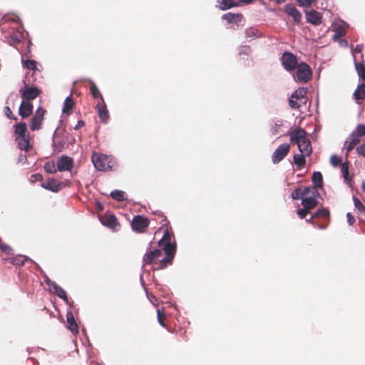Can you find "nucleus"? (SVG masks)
Segmentation results:
<instances>
[{"label": "nucleus", "mask_w": 365, "mask_h": 365, "mask_svg": "<svg viewBox=\"0 0 365 365\" xmlns=\"http://www.w3.org/2000/svg\"><path fill=\"white\" fill-rule=\"evenodd\" d=\"M164 251L162 248H158L155 250H150L147 251L143 258L144 265L153 264V269H165L173 263V259H171L169 262H165L167 257V253H164L165 256L163 257Z\"/></svg>", "instance_id": "obj_1"}, {"label": "nucleus", "mask_w": 365, "mask_h": 365, "mask_svg": "<svg viewBox=\"0 0 365 365\" xmlns=\"http://www.w3.org/2000/svg\"><path fill=\"white\" fill-rule=\"evenodd\" d=\"M290 142L297 144L299 150L304 155L309 156L312 153V147L306 131L302 128H297L289 132Z\"/></svg>", "instance_id": "obj_2"}, {"label": "nucleus", "mask_w": 365, "mask_h": 365, "mask_svg": "<svg viewBox=\"0 0 365 365\" xmlns=\"http://www.w3.org/2000/svg\"><path fill=\"white\" fill-rule=\"evenodd\" d=\"M91 160L96 169L100 171H111L117 167L115 158L105 154L93 152Z\"/></svg>", "instance_id": "obj_3"}, {"label": "nucleus", "mask_w": 365, "mask_h": 365, "mask_svg": "<svg viewBox=\"0 0 365 365\" xmlns=\"http://www.w3.org/2000/svg\"><path fill=\"white\" fill-rule=\"evenodd\" d=\"M172 232L166 229L162 239L158 242V247L162 248L164 253H167V257L165 261L168 262L174 258L176 252V246L172 242Z\"/></svg>", "instance_id": "obj_4"}, {"label": "nucleus", "mask_w": 365, "mask_h": 365, "mask_svg": "<svg viewBox=\"0 0 365 365\" xmlns=\"http://www.w3.org/2000/svg\"><path fill=\"white\" fill-rule=\"evenodd\" d=\"M295 69L297 71L294 73V78L296 81L307 83L311 79L312 71L307 63L301 62L297 66Z\"/></svg>", "instance_id": "obj_5"}, {"label": "nucleus", "mask_w": 365, "mask_h": 365, "mask_svg": "<svg viewBox=\"0 0 365 365\" xmlns=\"http://www.w3.org/2000/svg\"><path fill=\"white\" fill-rule=\"evenodd\" d=\"M149 225V219L143 215L135 216L131 222L132 229L138 233H144Z\"/></svg>", "instance_id": "obj_6"}, {"label": "nucleus", "mask_w": 365, "mask_h": 365, "mask_svg": "<svg viewBox=\"0 0 365 365\" xmlns=\"http://www.w3.org/2000/svg\"><path fill=\"white\" fill-rule=\"evenodd\" d=\"M281 60L284 69L289 72L294 71L298 65L296 56L291 52H284Z\"/></svg>", "instance_id": "obj_7"}, {"label": "nucleus", "mask_w": 365, "mask_h": 365, "mask_svg": "<svg viewBox=\"0 0 365 365\" xmlns=\"http://www.w3.org/2000/svg\"><path fill=\"white\" fill-rule=\"evenodd\" d=\"M46 110L42 107H39L35 112L30 123V129L33 131L38 130L41 128V123Z\"/></svg>", "instance_id": "obj_8"}, {"label": "nucleus", "mask_w": 365, "mask_h": 365, "mask_svg": "<svg viewBox=\"0 0 365 365\" xmlns=\"http://www.w3.org/2000/svg\"><path fill=\"white\" fill-rule=\"evenodd\" d=\"M290 150V145L287 143L281 144L273 153L272 161L274 164L282 161Z\"/></svg>", "instance_id": "obj_9"}, {"label": "nucleus", "mask_w": 365, "mask_h": 365, "mask_svg": "<svg viewBox=\"0 0 365 365\" xmlns=\"http://www.w3.org/2000/svg\"><path fill=\"white\" fill-rule=\"evenodd\" d=\"M21 94L23 101L30 102L35 99L40 93V90L35 86H29L26 85L24 88H21L19 91Z\"/></svg>", "instance_id": "obj_10"}, {"label": "nucleus", "mask_w": 365, "mask_h": 365, "mask_svg": "<svg viewBox=\"0 0 365 365\" xmlns=\"http://www.w3.org/2000/svg\"><path fill=\"white\" fill-rule=\"evenodd\" d=\"M74 166V161L72 158L67 155H62L58 158L56 163L58 170L60 172H71Z\"/></svg>", "instance_id": "obj_11"}, {"label": "nucleus", "mask_w": 365, "mask_h": 365, "mask_svg": "<svg viewBox=\"0 0 365 365\" xmlns=\"http://www.w3.org/2000/svg\"><path fill=\"white\" fill-rule=\"evenodd\" d=\"M348 29L349 26L344 21L335 23L333 25V31L335 33L333 36V40L334 41H339L341 38L346 34Z\"/></svg>", "instance_id": "obj_12"}, {"label": "nucleus", "mask_w": 365, "mask_h": 365, "mask_svg": "<svg viewBox=\"0 0 365 365\" xmlns=\"http://www.w3.org/2000/svg\"><path fill=\"white\" fill-rule=\"evenodd\" d=\"M314 217L317 218H323L324 222L321 225H317V228L320 230L326 229L330 222V212L327 208H321L314 213Z\"/></svg>", "instance_id": "obj_13"}, {"label": "nucleus", "mask_w": 365, "mask_h": 365, "mask_svg": "<svg viewBox=\"0 0 365 365\" xmlns=\"http://www.w3.org/2000/svg\"><path fill=\"white\" fill-rule=\"evenodd\" d=\"M284 12L293 18L295 24H299L302 19V14L292 4H287L284 7Z\"/></svg>", "instance_id": "obj_14"}, {"label": "nucleus", "mask_w": 365, "mask_h": 365, "mask_svg": "<svg viewBox=\"0 0 365 365\" xmlns=\"http://www.w3.org/2000/svg\"><path fill=\"white\" fill-rule=\"evenodd\" d=\"M96 109L101 120L103 123L107 122L109 118V112L103 97H101V102L96 106Z\"/></svg>", "instance_id": "obj_15"}, {"label": "nucleus", "mask_w": 365, "mask_h": 365, "mask_svg": "<svg viewBox=\"0 0 365 365\" xmlns=\"http://www.w3.org/2000/svg\"><path fill=\"white\" fill-rule=\"evenodd\" d=\"M102 224L108 227L113 230H118L120 227V224L118 222V219L113 214L105 215L101 218Z\"/></svg>", "instance_id": "obj_16"}, {"label": "nucleus", "mask_w": 365, "mask_h": 365, "mask_svg": "<svg viewBox=\"0 0 365 365\" xmlns=\"http://www.w3.org/2000/svg\"><path fill=\"white\" fill-rule=\"evenodd\" d=\"M41 186L42 187L54 192H58L62 188L61 183L53 178H49L46 181L42 182Z\"/></svg>", "instance_id": "obj_17"}, {"label": "nucleus", "mask_w": 365, "mask_h": 365, "mask_svg": "<svg viewBox=\"0 0 365 365\" xmlns=\"http://www.w3.org/2000/svg\"><path fill=\"white\" fill-rule=\"evenodd\" d=\"M24 38V32L21 30L14 31L9 36L7 37V42L13 46H16Z\"/></svg>", "instance_id": "obj_18"}, {"label": "nucleus", "mask_w": 365, "mask_h": 365, "mask_svg": "<svg viewBox=\"0 0 365 365\" xmlns=\"http://www.w3.org/2000/svg\"><path fill=\"white\" fill-rule=\"evenodd\" d=\"M33 108V104L31 102L22 101L19 108V114L23 118H26L32 113Z\"/></svg>", "instance_id": "obj_19"}, {"label": "nucleus", "mask_w": 365, "mask_h": 365, "mask_svg": "<svg viewBox=\"0 0 365 365\" xmlns=\"http://www.w3.org/2000/svg\"><path fill=\"white\" fill-rule=\"evenodd\" d=\"M314 196L302 198V205L304 208L309 212L318 205V200L316 198L317 193L313 192Z\"/></svg>", "instance_id": "obj_20"}, {"label": "nucleus", "mask_w": 365, "mask_h": 365, "mask_svg": "<svg viewBox=\"0 0 365 365\" xmlns=\"http://www.w3.org/2000/svg\"><path fill=\"white\" fill-rule=\"evenodd\" d=\"M305 14L307 22L314 25H319L322 23V15L319 12L311 10L310 11H307Z\"/></svg>", "instance_id": "obj_21"}, {"label": "nucleus", "mask_w": 365, "mask_h": 365, "mask_svg": "<svg viewBox=\"0 0 365 365\" xmlns=\"http://www.w3.org/2000/svg\"><path fill=\"white\" fill-rule=\"evenodd\" d=\"M16 141L18 143L19 148L25 151H29L31 149V144L29 140V135L16 136Z\"/></svg>", "instance_id": "obj_22"}, {"label": "nucleus", "mask_w": 365, "mask_h": 365, "mask_svg": "<svg viewBox=\"0 0 365 365\" xmlns=\"http://www.w3.org/2000/svg\"><path fill=\"white\" fill-rule=\"evenodd\" d=\"M314 188L317 190L323 187V177L320 172H314L312 176ZM317 195H319L317 190H315Z\"/></svg>", "instance_id": "obj_23"}, {"label": "nucleus", "mask_w": 365, "mask_h": 365, "mask_svg": "<svg viewBox=\"0 0 365 365\" xmlns=\"http://www.w3.org/2000/svg\"><path fill=\"white\" fill-rule=\"evenodd\" d=\"M222 19L227 21V23L231 24H237L240 22L243 18L242 14H233L231 12L227 13L222 16Z\"/></svg>", "instance_id": "obj_24"}, {"label": "nucleus", "mask_w": 365, "mask_h": 365, "mask_svg": "<svg viewBox=\"0 0 365 365\" xmlns=\"http://www.w3.org/2000/svg\"><path fill=\"white\" fill-rule=\"evenodd\" d=\"M217 1L220 9L223 11L239 6L235 0H217Z\"/></svg>", "instance_id": "obj_25"}, {"label": "nucleus", "mask_w": 365, "mask_h": 365, "mask_svg": "<svg viewBox=\"0 0 365 365\" xmlns=\"http://www.w3.org/2000/svg\"><path fill=\"white\" fill-rule=\"evenodd\" d=\"M75 103L71 96H68L63 103L62 111L63 113L70 114L74 107Z\"/></svg>", "instance_id": "obj_26"}, {"label": "nucleus", "mask_w": 365, "mask_h": 365, "mask_svg": "<svg viewBox=\"0 0 365 365\" xmlns=\"http://www.w3.org/2000/svg\"><path fill=\"white\" fill-rule=\"evenodd\" d=\"M7 260L13 265L21 267L24 264L25 262L27 260V257L24 255H16L15 257L8 258Z\"/></svg>", "instance_id": "obj_27"}, {"label": "nucleus", "mask_w": 365, "mask_h": 365, "mask_svg": "<svg viewBox=\"0 0 365 365\" xmlns=\"http://www.w3.org/2000/svg\"><path fill=\"white\" fill-rule=\"evenodd\" d=\"M307 93V88H299L297 89L292 96V98H296L297 100H299V101L301 103H305Z\"/></svg>", "instance_id": "obj_28"}, {"label": "nucleus", "mask_w": 365, "mask_h": 365, "mask_svg": "<svg viewBox=\"0 0 365 365\" xmlns=\"http://www.w3.org/2000/svg\"><path fill=\"white\" fill-rule=\"evenodd\" d=\"M354 97L356 101L365 99V83H361L358 86L354 92Z\"/></svg>", "instance_id": "obj_29"}, {"label": "nucleus", "mask_w": 365, "mask_h": 365, "mask_svg": "<svg viewBox=\"0 0 365 365\" xmlns=\"http://www.w3.org/2000/svg\"><path fill=\"white\" fill-rule=\"evenodd\" d=\"M52 287H53V292L58 297L63 299L65 302H68V299L67 297V294H66V291L62 287L58 286L56 283H54L52 285Z\"/></svg>", "instance_id": "obj_30"}, {"label": "nucleus", "mask_w": 365, "mask_h": 365, "mask_svg": "<svg viewBox=\"0 0 365 365\" xmlns=\"http://www.w3.org/2000/svg\"><path fill=\"white\" fill-rule=\"evenodd\" d=\"M307 155H304L302 153L300 154H295L293 156V160L294 164L299 168H303L306 164V159L305 157Z\"/></svg>", "instance_id": "obj_31"}, {"label": "nucleus", "mask_w": 365, "mask_h": 365, "mask_svg": "<svg viewBox=\"0 0 365 365\" xmlns=\"http://www.w3.org/2000/svg\"><path fill=\"white\" fill-rule=\"evenodd\" d=\"M14 133L17 136L26 135V124L25 123H19L14 125Z\"/></svg>", "instance_id": "obj_32"}, {"label": "nucleus", "mask_w": 365, "mask_h": 365, "mask_svg": "<svg viewBox=\"0 0 365 365\" xmlns=\"http://www.w3.org/2000/svg\"><path fill=\"white\" fill-rule=\"evenodd\" d=\"M351 140L349 142V144L346 147L347 153L351 151L354 147L359 143V137L355 135V133L353 132L351 135Z\"/></svg>", "instance_id": "obj_33"}, {"label": "nucleus", "mask_w": 365, "mask_h": 365, "mask_svg": "<svg viewBox=\"0 0 365 365\" xmlns=\"http://www.w3.org/2000/svg\"><path fill=\"white\" fill-rule=\"evenodd\" d=\"M245 36L248 38H256L260 36L259 31L255 27H250L245 30Z\"/></svg>", "instance_id": "obj_34"}, {"label": "nucleus", "mask_w": 365, "mask_h": 365, "mask_svg": "<svg viewBox=\"0 0 365 365\" xmlns=\"http://www.w3.org/2000/svg\"><path fill=\"white\" fill-rule=\"evenodd\" d=\"M355 68L359 76L363 80L365 81V65L364 63L356 62L354 63Z\"/></svg>", "instance_id": "obj_35"}, {"label": "nucleus", "mask_w": 365, "mask_h": 365, "mask_svg": "<svg viewBox=\"0 0 365 365\" xmlns=\"http://www.w3.org/2000/svg\"><path fill=\"white\" fill-rule=\"evenodd\" d=\"M43 169L45 172L51 174L56 173L57 171H58L54 161H49L46 163L44 164Z\"/></svg>", "instance_id": "obj_36"}, {"label": "nucleus", "mask_w": 365, "mask_h": 365, "mask_svg": "<svg viewBox=\"0 0 365 365\" xmlns=\"http://www.w3.org/2000/svg\"><path fill=\"white\" fill-rule=\"evenodd\" d=\"M67 324H68V329L72 332V333H78V325L75 321V319L73 317H68L66 319Z\"/></svg>", "instance_id": "obj_37"}, {"label": "nucleus", "mask_w": 365, "mask_h": 365, "mask_svg": "<svg viewBox=\"0 0 365 365\" xmlns=\"http://www.w3.org/2000/svg\"><path fill=\"white\" fill-rule=\"evenodd\" d=\"M90 91L92 95V96L94 98H101L103 97L101 94L97 86L95 84V83L92 81H90Z\"/></svg>", "instance_id": "obj_38"}, {"label": "nucleus", "mask_w": 365, "mask_h": 365, "mask_svg": "<svg viewBox=\"0 0 365 365\" xmlns=\"http://www.w3.org/2000/svg\"><path fill=\"white\" fill-rule=\"evenodd\" d=\"M124 195V192L118 190L112 191L110 193L111 197L118 202H122L125 200Z\"/></svg>", "instance_id": "obj_39"}, {"label": "nucleus", "mask_w": 365, "mask_h": 365, "mask_svg": "<svg viewBox=\"0 0 365 365\" xmlns=\"http://www.w3.org/2000/svg\"><path fill=\"white\" fill-rule=\"evenodd\" d=\"M157 315H158V321L159 324L162 327H166V325L165 324V320L166 319V314H165L163 309H158L157 310Z\"/></svg>", "instance_id": "obj_40"}, {"label": "nucleus", "mask_w": 365, "mask_h": 365, "mask_svg": "<svg viewBox=\"0 0 365 365\" xmlns=\"http://www.w3.org/2000/svg\"><path fill=\"white\" fill-rule=\"evenodd\" d=\"M23 65L27 69H29L31 71L37 70L36 61L34 60H26L23 62Z\"/></svg>", "instance_id": "obj_41"}, {"label": "nucleus", "mask_w": 365, "mask_h": 365, "mask_svg": "<svg viewBox=\"0 0 365 365\" xmlns=\"http://www.w3.org/2000/svg\"><path fill=\"white\" fill-rule=\"evenodd\" d=\"M302 103H301L299 100H297L296 98H292V96H291L289 101V105L292 109L299 108Z\"/></svg>", "instance_id": "obj_42"}, {"label": "nucleus", "mask_w": 365, "mask_h": 365, "mask_svg": "<svg viewBox=\"0 0 365 365\" xmlns=\"http://www.w3.org/2000/svg\"><path fill=\"white\" fill-rule=\"evenodd\" d=\"M353 200L356 208L358 209L360 213L365 215V206L363 203L357 197H354Z\"/></svg>", "instance_id": "obj_43"}, {"label": "nucleus", "mask_w": 365, "mask_h": 365, "mask_svg": "<svg viewBox=\"0 0 365 365\" xmlns=\"http://www.w3.org/2000/svg\"><path fill=\"white\" fill-rule=\"evenodd\" d=\"M341 174L345 180L349 178V163L344 162L341 164Z\"/></svg>", "instance_id": "obj_44"}, {"label": "nucleus", "mask_w": 365, "mask_h": 365, "mask_svg": "<svg viewBox=\"0 0 365 365\" xmlns=\"http://www.w3.org/2000/svg\"><path fill=\"white\" fill-rule=\"evenodd\" d=\"M354 132L355 133V135H358L359 137L365 135V125H359Z\"/></svg>", "instance_id": "obj_45"}, {"label": "nucleus", "mask_w": 365, "mask_h": 365, "mask_svg": "<svg viewBox=\"0 0 365 365\" xmlns=\"http://www.w3.org/2000/svg\"><path fill=\"white\" fill-rule=\"evenodd\" d=\"M330 163L334 167H337L341 164V159L336 155H333L330 158Z\"/></svg>", "instance_id": "obj_46"}, {"label": "nucleus", "mask_w": 365, "mask_h": 365, "mask_svg": "<svg viewBox=\"0 0 365 365\" xmlns=\"http://www.w3.org/2000/svg\"><path fill=\"white\" fill-rule=\"evenodd\" d=\"M291 195H292V199H294V200H298V199L302 200V198H304L303 197L301 188L296 189L294 191H293L292 192Z\"/></svg>", "instance_id": "obj_47"}, {"label": "nucleus", "mask_w": 365, "mask_h": 365, "mask_svg": "<svg viewBox=\"0 0 365 365\" xmlns=\"http://www.w3.org/2000/svg\"><path fill=\"white\" fill-rule=\"evenodd\" d=\"M300 6L303 7H309L316 0H296Z\"/></svg>", "instance_id": "obj_48"}, {"label": "nucleus", "mask_w": 365, "mask_h": 365, "mask_svg": "<svg viewBox=\"0 0 365 365\" xmlns=\"http://www.w3.org/2000/svg\"><path fill=\"white\" fill-rule=\"evenodd\" d=\"M310 212L305 208H301L297 210V214L299 216V218L304 219L306 217V216Z\"/></svg>", "instance_id": "obj_49"}, {"label": "nucleus", "mask_w": 365, "mask_h": 365, "mask_svg": "<svg viewBox=\"0 0 365 365\" xmlns=\"http://www.w3.org/2000/svg\"><path fill=\"white\" fill-rule=\"evenodd\" d=\"M5 115L9 118V119H13L14 120H16L18 118L17 117L14 116L11 108L9 106H6L4 108Z\"/></svg>", "instance_id": "obj_50"}, {"label": "nucleus", "mask_w": 365, "mask_h": 365, "mask_svg": "<svg viewBox=\"0 0 365 365\" xmlns=\"http://www.w3.org/2000/svg\"><path fill=\"white\" fill-rule=\"evenodd\" d=\"M317 217H314V214L312 215L311 217L309 219H307L306 222L308 223L312 224L314 227H317V225H321V222H319L316 220Z\"/></svg>", "instance_id": "obj_51"}, {"label": "nucleus", "mask_w": 365, "mask_h": 365, "mask_svg": "<svg viewBox=\"0 0 365 365\" xmlns=\"http://www.w3.org/2000/svg\"><path fill=\"white\" fill-rule=\"evenodd\" d=\"M43 180L42 175L39 173L34 174L31 176V181L35 182L36 181H41Z\"/></svg>", "instance_id": "obj_52"}, {"label": "nucleus", "mask_w": 365, "mask_h": 365, "mask_svg": "<svg viewBox=\"0 0 365 365\" xmlns=\"http://www.w3.org/2000/svg\"><path fill=\"white\" fill-rule=\"evenodd\" d=\"M356 152L359 155L365 157V143L356 148Z\"/></svg>", "instance_id": "obj_53"}, {"label": "nucleus", "mask_w": 365, "mask_h": 365, "mask_svg": "<svg viewBox=\"0 0 365 365\" xmlns=\"http://www.w3.org/2000/svg\"><path fill=\"white\" fill-rule=\"evenodd\" d=\"M0 250L5 252L10 253L12 249L9 245L1 243L0 245Z\"/></svg>", "instance_id": "obj_54"}, {"label": "nucleus", "mask_w": 365, "mask_h": 365, "mask_svg": "<svg viewBox=\"0 0 365 365\" xmlns=\"http://www.w3.org/2000/svg\"><path fill=\"white\" fill-rule=\"evenodd\" d=\"M346 218L349 225H352L355 222V219L351 213L346 214Z\"/></svg>", "instance_id": "obj_55"}, {"label": "nucleus", "mask_w": 365, "mask_h": 365, "mask_svg": "<svg viewBox=\"0 0 365 365\" xmlns=\"http://www.w3.org/2000/svg\"><path fill=\"white\" fill-rule=\"evenodd\" d=\"M363 49V46L361 44H358L355 46L354 48L352 49V53H361Z\"/></svg>", "instance_id": "obj_56"}, {"label": "nucleus", "mask_w": 365, "mask_h": 365, "mask_svg": "<svg viewBox=\"0 0 365 365\" xmlns=\"http://www.w3.org/2000/svg\"><path fill=\"white\" fill-rule=\"evenodd\" d=\"M312 192V188L309 187H306L304 189H302V192L303 195V197L308 195Z\"/></svg>", "instance_id": "obj_57"}, {"label": "nucleus", "mask_w": 365, "mask_h": 365, "mask_svg": "<svg viewBox=\"0 0 365 365\" xmlns=\"http://www.w3.org/2000/svg\"><path fill=\"white\" fill-rule=\"evenodd\" d=\"M85 125V122L82 120H80L78 121V123L76 124V125L74 127V129L75 130H78L80 128H82Z\"/></svg>", "instance_id": "obj_58"}, {"label": "nucleus", "mask_w": 365, "mask_h": 365, "mask_svg": "<svg viewBox=\"0 0 365 365\" xmlns=\"http://www.w3.org/2000/svg\"><path fill=\"white\" fill-rule=\"evenodd\" d=\"M159 217L161 218L160 223L163 225H165L167 223V219L163 214H159Z\"/></svg>", "instance_id": "obj_59"}, {"label": "nucleus", "mask_w": 365, "mask_h": 365, "mask_svg": "<svg viewBox=\"0 0 365 365\" xmlns=\"http://www.w3.org/2000/svg\"><path fill=\"white\" fill-rule=\"evenodd\" d=\"M271 1H274L277 4H282L284 3L287 0H270Z\"/></svg>", "instance_id": "obj_60"}, {"label": "nucleus", "mask_w": 365, "mask_h": 365, "mask_svg": "<svg viewBox=\"0 0 365 365\" xmlns=\"http://www.w3.org/2000/svg\"><path fill=\"white\" fill-rule=\"evenodd\" d=\"M254 0H239V1L240 3H243V4H250Z\"/></svg>", "instance_id": "obj_61"}, {"label": "nucleus", "mask_w": 365, "mask_h": 365, "mask_svg": "<svg viewBox=\"0 0 365 365\" xmlns=\"http://www.w3.org/2000/svg\"><path fill=\"white\" fill-rule=\"evenodd\" d=\"M245 52L249 53L251 51V48L249 46H244Z\"/></svg>", "instance_id": "obj_62"}, {"label": "nucleus", "mask_w": 365, "mask_h": 365, "mask_svg": "<svg viewBox=\"0 0 365 365\" xmlns=\"http://www.w3.org/2000/svg\"><path fill=\"white\" fill-rule=\"evenodd\" d=\"M361 190L365 191V181L361 183Z\"/></svg>", "instance_id": "obj_63"}, {"label": "nucleus", "mask_w": 365, "mask_h": 365, "mask_svg": "<svg viewBox=\"0 0 365 365\" xmlns=\"http://www.w3.org/2000/svg\"><path fill=\"white\" fill-rule=\"evenodd\" d=\"M339 41L343 42V44H346V45H347V44H348L347 41H346V40H345V39H342V40H341V39H340V41Z\"/></svg>", "instance_id": "obj_64"}]
</instances>
